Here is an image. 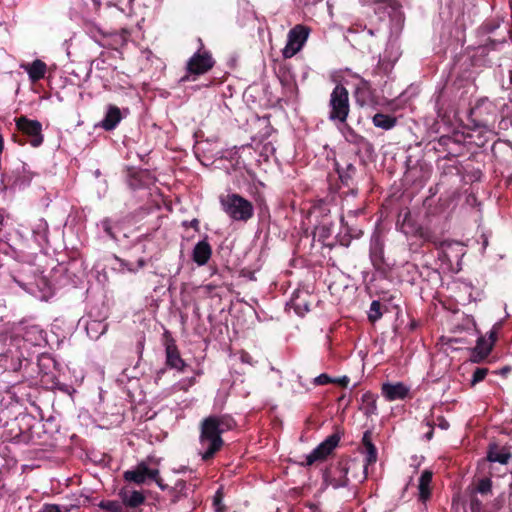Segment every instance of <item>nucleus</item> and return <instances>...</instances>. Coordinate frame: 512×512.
<instances>
[{
	"mask_svg": "<svg viewBox=\"0 0 512 512\" xmlns=\"http://www.w3.org/2000/svg\"><path fill=\"white\" fill-rule=\"evenodd\" d=\"M190 226L197 230V229H198V226H199V221H198V219H193V220L190 222Z\"/></svg>",
	"mask_w": 512,
	"mask_h": 512,
	"instance_id": "obj_52",
	"label": "nucleus"
},
{
	"mask_svg": "<svg viewBox=\"0 0 512 512\" xmlns=\"http://www.w3.org/2000/svg\"><path fill=\"white\" fill-rule=\"evenodd\" d=\"M146 265V261L143 258H139L137 261L138 268H143Z\"/></svg>",
	"mask_w": 512,
	"mask_h": 512,
	"instance_id": "obj_53",
	"label": "nucleus"
},
{
	"mask_svg": "<svg viewBox=\"0 0 512 512\" xmlns=\"http://www.w3.org/2000/svg\"><path fill=\"white\" fill-rule=\"evenodd\" d=\"M21 67L28 73L29 79L33 83L43 79L47 70L46 63L40 59H36L32 63L23 64Z\"/></svg>",
	"mask_w": 512,
	"mask_h": 512,
	"instance_id": "obj_24",
	"label": "nucleus"
},
{
	"mask_svg": "<svg viewBox=\"0 0 512 512\" xmlns=\"http://www.w3.org/2000/svg\"><path fill=\"white\" fill-rule=\"evenodd\" d=\"M212 255V247L209 242L204 239L199 241L193 249L192 259L198 266H204L208 263Z\"/></svg>",
	"mask_w": 512,
	"mask_h": 512,
	"instance_id": "obj_20",
	"label": "nucleus"
},
{
	"mask_svg": "<svg viewBox=\"0 0 512 512\" xmlns=\"http://www.w3.org/2000/svg\"><path fill=\"white\" fill-rule=\"evenodd\" d=\"M123 478L125 481L133 482L138 485L144 484L147 481H153L161 490H165L167 487L160 477L159 469L150 468L146 461H141L134 469L125 471Z\"/></svg>",
	"mask_w": 512,
	"mask_h": 512,
	"instance_id": "obj_7",
	"label": "nucleus"
},
{
	"mask_svg": "<svg viewBox=\"0 0 512 512\" xmlns=\"http://www.w3.org/2000/svg\"><path fill=\"white\" fill-rule=\"evenodd\" d=\"M438 145L443 148H449L451 143H460L459 140H456L454 137L449 135H443L438 139Z\"/></svg>",
	"mask_w": 512,
	"mask_h": 512,
	"instance_id": "obj_43",
	"label": "nucleus"
},
{
	"mask_svg": "<svg viewBox=\"0 0 512 512\" xmlns=\"http://www.w3.org/2000/svg\"><path fill=\"white\" fill-rule=\"evenodd\" d=\"M199 49L188 59L186 63L187 74L181 78L182 82L189 81L190 77L192 80H196L197 76L204 75L209 72L215 65V59L212 53L204 48V44L199 39Z\"/></svg>",
	"mask_w": 512,
	"mask_h": 512,
	"instance_id": "obj_4",
	"label": "nucleus"
},
{
	"mask_svg": "<svg viewBox=\"0 0 512 512\" xmlns=\"http://www.w3.org/2000/svg\"><path fill=\"white\" fill-rule=\"evenodd\" d=\"M222 500H223V493L219 489V490H217V492L215 493V495L213 497V506L215 508V512H226V506L223 504Z\"/></svg>",
	"mask_w": 512,
	"mask_h": 512,
	"instance_id": "obj_41",
	"label": "nucleus"
},
{
	"mask_svg": "<svg viewBox=\"0 0 512 512\" xmlns=\"http://www.w3.org/2000/svg\"><path fill=\"white\" fill-rule=\"evenodd\" d=\"M331 223H323L319 226L320 235L322 237H328L331 233Z\"/></svg>",
	"mask_w": 512,
	"mask_h": 512,
	"instance_id": "obj_47",
	"label": "nucleus"
},
{
	"mask_svg": "<svg viewBox=\"0 0 512 512\" xmlns=\"http://www.w3.org/2000/svg\"><path fill=\"white\" fill-rule=\"evenodd\" d=\"M187 490L188 488L185 481H177L175 486L170 491L172 503L178 502L182 497H188Z\"/></svg>",
	"mask_w": 512,
	"mask_h": 512,
	"instance_id": "obj_34",
	"label": "nucleus"
},
{
	"mask_svg": "<svg viewBox=\"0 0 512 512\" xmlns=\"http://www.w3.org/2000/svg\"><path fill=\"white\" fill-rule=\"evenodd\" d=\"M508 371H509V368H508V367H504V368L501 370L502 374H505V373H507Z\"/></svg>",
	"mask_w": 512,
	"mask_h": 512,
	"instance_id": "obj_55",
	"label": "nucleus"
},
{
	"mask_svg": "<svg viewBox=\"0 0 512 512\" xmlns=\"http://www.w3.org/2000/svg\"><path fill=\"white\" fill-rule=\"evenodd\" d=\"M362 445L365 451V461L367 464H375L378 459L377 448L372 443V432L370 430H366L363 433L362 437Z\"/></svg>",
	"mask_w": 512,
	"mask_h": 512,
	"instance_id": "obj_28",
	"label": "nucleus"
},
{
	"mask_svg": "<svg viewBox=\"0 0 512 512\" xmlns=\"http://www.w3.org/2000/svg\"><path fill=\"white\" fill-rule=\"evenodd\" d=\"M435 425H437L442 430H447L450 427L449 422L444 418V416H438Z\"/></svg>",
	"mask_w": 512,
	"mask_h": 512,
	"instance_id": "obj_45",
	"label": "nucleus"
},
{
	"mask_svg": "<svg viewBox=\"0 0 512 512\" xmlns=\"http://www.w3.org/2000/svg\"><path fill=\"white\" fill-rule=\"evenodd\" d=\"M340 440L341 435L338 432L329 435L305 457V462H302L301 465L312 466L317 462L326 461L328 457L333 454Z\"/></svg>",
	"mask_w": 512,
	"mask_h": 512,
	"instance_id": "obj_9",
	"label": "nucleus"
},
{
	"mask_svg": "<svg viewBox=\"0 0 512 512\" xmlns=\"http://www.w3.org/2000/svg\"><path fill=\"white\" fill-rule=\"evenodd\" d=\"M372 123L377 128L391 130L397 125V118L390 114L378 112L372 117Z\"/></svg>",
	"mask_w": 512,
	"mask_h": 512,
	"instance_id": "obj_29",
	"label": "nucleus"
},
{
	"mask_svg": "<svg viewBox=\"0 0 512 512\" xmlns=\"http://www.w3.org/2000/svg\"><path fill=\"white\" fill-rule=\"evenodd\" d=\"M123 119L120 108L116 105L109 104L104 118L98 124L105 131H113Z\"/></svg>",
	"mask_w": 512,
	"mask_h": 512,
	"instance_id": "obj_16",
	"label": "nucleus"
},
{
	"mask_svg": "<svg viewBox=\"0 0 512 512\" xmlns=\"http://www.w3.org/2000/svg\"><path fill=\"white\" fill-rule=\"evenodd\" d=\"M432 478H433V472L428 469L424 470L420 475L419 483H418V490H419L418 499L422 503H426L431 498Z\"/></svg>",
	"mask_w": 512,
	"mask_h": 512,
	"instance_id": "obj_21",
	"label": "nucleus"
},
{
	"mask_svg": "<svg viewBox=\"0 0 512 512\" xmlns=\"http://www.w3.org/2000/svg\"><path fill=\"white\" fill-rule=\"evenodd\" d=\"M15 122L17 130L22 133V137L19 139L16 134H13L15 142H18L19 145L29 142L33 147H38L43 143L42 124L38 120H31L26 116H21L16 118Z\"/></svg>",
	"mask_w": 512,
	"mask_h": 512,
	"instance_id": "obj_6",
	"label": "nucleus"
},
{
	"mask_svg": "<svg viewBox=\"0 0 512 512\" xmlns=\"http://www.w3.org/2000/svg\"><path fill=\"white\" fill-rule=\"evenodd\" d=\"M497 326L495 325L489 332V336H488V339L487 341L488 342H491V347L493 348L496 341H497Z\"/></svg>",
	"mask_w": 512,
	"mask_h": 512,
	"instance_id": "obj_48",
	"label": "nucleus"
},
{
	"mask_svg": "<svg viewBox=\"0 0 512 512\" xmlns=\"http://www.w3.org/2000/svg\"><path fill=\"white\" fill-rule=\"evenodd\" d=\"M340 440L341 435L338 432L329 435L305 457V462H302L301 465L312 466L317 462L326 461L328 457L333 454Z\"/></svg>",
	"mask_w": 512,
	"mask_h": 512,
	"instance_id": "obj_10",
	"label": "nucleus"
},
{
	"mask_svg": "<svg viewBox=\"0 0 512 512\" xmlns=\"http://www.w3.org/2000/svg\"><path fill=\"white\" fill-rule=\"evenodd\" d=\"M223 212L236 222L246 223L254 216V206L251 201L238 193H227L219 196Z\"/></svg>",
	"mask_w": 512,
	"mask_h": 512,
	"instance_id": "obj_2",
	"label": "nucleus"
},
{
	"mask_svg": "<svg viewBox=\"0 0 512 512\" xmlns=\"http://www.w3.org/2000/svg\"><path fill=\"white\" fill-rule=\"evenodd\" d=\"M119 496L125 507L129 508H137L141 506L146 499L142 492L126 488L120 490Z\"/></svg>",
	"mask_w": 512,
	"mask_h": 512,
	"instance_id": "obj_25",
	"label": "nucleus"
},
{
	"mask_svg": "<svg viewBox=\"0 0 512 512\" xmlns=\"http://www.w3.org/2000/svg\"><path fill=\"white\" fill-rule=\"evenodd\" d=\"M310 32L311 28L303 24H297L291 28L287 35L286 46L282 50L283 57L289 59L296 55L303 48Z\"/></svg>",
	"mask_w": 512,
	"mask_h": 512,
	"instance_id": "obj_8",
	"label": "nucleus"
},
{
	"mask_svg": "<svg viewBox=\"0 0 512 512\" xmlns=\"http://www.w3.org/2000/svg\"><path fill=\"white\" fill-rule=\"evenodd\" d=\"M9 180L12 179V186L25 187L30 184L33 174L27 169V165L20 162L17 167L12 170L11 175L8 176Z\"/></svg>",
	"mask_w": 512,
	"mask_h": 512,
	"instance_id": "obj_19",
	"label": "nucleus"
},
{
	"mask_svg": "<svg viewBox=\"0 0 512 512\" xmlns=\"http://www.w3.org/2000/svg\"><path fill=\"white\" fill-rule=\"evenodd\" d=\"M512 458L510 448L507 446H498L497 444H490L487 459L490 462H498L500 464H507Z\"/></svg>",
	"mask_w": 512,
	"mask_h": 512,
	"instance_id": "obj_23",
	"label": "nucleus"
},
{
	"mask_svg": "<svg viewBox=\"0 0 512 512\" xmlns=\"http://www.w3.org/2000/svg\"><path fill=\"white\" fill-rule=\"evenodd\" d=\"M345 465L348 474L350 473L354 479L358 480L361 483L367 479V469L370 464H367L365 460L364 462H361L356 458L351 459L345 457Z\"/></svg>",
	"mask_w": 512,
	"mask_h": 512,
	"instance_id": "obj_18",
	"label": "nucleus"
},
{
	"mask_svg": "<svg viewBox=\"0 0 512 512\" xmlns=\"http://www.w3.org/2000/svg\"><path fill=\"white\" fill-rule=\"evenodd\" d=\"M165 336L166 365L171 369L184 371L186 363L180 355L175 340L171 336H168L167 333Z\"/></svg>",
	"mask_w": 512,
	"mask_h": 512,
	"instance_id": "obj_14",
	"label": "nucleus"
},
{
	"mask_svg": "<svg viewBox=\"0 0 512 512\" xmlns=\"http://www.w3.org/2000/svg\"><path fill=\"white\" fill-rule=\"evenodd\" d=\"M21 336L31 345H40L44 340V331L38 325H25L21 329Z\"/></svg>",
	"mask_w": 512,
	"mask_h": 512,
	"instance_id": "obj_27",
	"label": "nucleus"
},
{
	"mask_svg": "<svg viewBox=\"0 0 512 512\" xmlns=\"http://www.w3.org/2000/svg\"><path fill=\"white\" fill-rule=\"evenodd\" d=\"M347 141L358 147L359 150L364 149L365 151L372 150V144L362 135L357 134L354 130L349 129L346 137Z\"/></svg>",
	"mask_w": 512,
	"mask_h": 512,
	"instance_id": "obj_32",
	"label": "nucleus"
},
{
	"mask_svg": "<svg viewBox=\"0 0 512 512\" xmlns=\"http://www.w3.org/2000/svg\"><path fill=\"white\" fill-rule=\"evenodd\" d=\"M493 482L491 478L484 477L478 479L473 485L468 487L469 492L474 494H481L482 496H488L492 494Z\"/></svg>",
	"mask_w": 512,
	"mask_h": 512,
	"instance_id": "obj_30",
	"label": "nucleus"
},
{
	"mask_svg": "<svg viewBox=\"0 0 512 512\" xmlns=\"http://www.w3.org/2000/svg\"><path fill=\"white\" fill-rule=\"evenodd\" d=\"M492 349L491 342H488L484 336H480L476 346L471 350L470 360L473 363H481L489 356Z\"/></svg>",
	"mask_w": 512,
	"mask_h": 512,
	"instance_id": "obj_22",
	"label": "nucleus"
},
{
	"mask_svg": "<svg viewBox=\"0 0 512 512\" xmlns=\"http://www.w3.org/2000/svg\"><path fill=\"white\" fill-rule=\"evenodd\" d=\"M370 259L373 266L377 270L383 269L384 266V254L382 247H374L370 251Z\"/></svg>",
	"mask_w": 512,
	"mask_h": 512,
	"instance_id": "obj_35",
	"label": "nucleus"
},
{
	"mask_svg": "<svg viewBox=\"0 0 512 512\" xmlns=\"http://www.w3.org/2000/svg\"><path fill=\"white\" fill-rule=\"evenodd\" d=\"M469 507L471 512H482L483 504L482 501L477 497L476 494L469 492Z\"/></svg>",
	"mask_w": 512,
	"mask_h": 512,
	"instance_id": "obj_40",
	"label": "nucleus"
},
{
	"mask_svg": "<svg viewBox=\"0 0 512 512\" xmlns=\"http://www.w3.org/2000/svg\"><path fill=\"white\" fill-rule=\"evenodd\" d=\"M336 170L342 184L346 186L352 194H357L358 189L355 183L356 167L352 163H347L345 167H340L337 164Z\"/></svg>",
	"mask_w": 512,
	"mask_h": 512,
	"instance_id": "obj_17",
	"label": "nucleus"
},
{
	"mask_svg": "<svg viewBox=\"0 0 512 512\" xmlns=\"http://www.w3.org/2000/svg\"><path fill=\"white\" fill-rule=\"evenodd\" d=\"M332 382H334V379L332 377H330L326 373L320 374L319 376L315 377L314 380H313V384L315 386L327 385V384H330Z\"/></svg>",
	"mask_w": 512,
	"mask_h": 512,
	"instance_id": "obj_42",
	"label": "nucleus"
},
{
	"mask_svg": "<svg viewBox=\"0 0 512 512\" xmlns=\"http://www.w3.org/2000/svg\"><path fill=\"white\" fill-rule=\"evenodd\" d=\"M425 425L429 428V431L425 434V439L430 441L433 438L435 421L426 418Z\"/></svg>",
	"mask_w": 512,
	"mask_h": 512,
	"instance_id": "obj_44",
	"label": "nucleus"
},
{
	"mask_svg": "<svg viewBox=\"0 0 512 512\" xmlns=\"http://www.w3.org/2000/svg\"><path fill=\"white\" fill-rule=\"evenodd\" d=\"M360 84H361V87L364 88V89H369L370 88L369 81L365 80L364 78H360Z\"/></svg>",
	"mask_w": 512,
	"mask_h": 512,
	"instance_id": "obj_51",
	"label": "nucleus"
},
{
	"mask_svg": "<svg viewBox=\"0 0 512 512\" xmlns=\"http://www.w3.org/2000/svg\"><path fill=\"white\" fill-rule=\"evenodd\" d=\"M333 379H334V382H333L334 384H338L343 388H346L350 382V378L346 375L339 377V378H333Z\"/></svg>",
	"mask_w": 512,
	"mask_h": 512,
	"instance_id": "obj_49",
	"label": "nucleus"
},
{
	"mask_svg": "<svg viewBox=\"0 0 512 512\" xmlns=\"http://www.w3.org/2000/svg\"><path fill=\"white\" fill-rule=\"evenodd\" d=\"M98 32L102 35V46L113 50L124 47L131 36V31L127 28H121L119 31H103L98 29Z\"/></svg>",
	"mask_w": 512,
	"mask_h": 512,
	"instance_id": "obj_13",
	"label": "nucleus"
},
{
	"mask_svg": "<svg viewBox=\"0 0 512 512\" xmlns=\"http://www.w3.org/2000/svg\"><path fill=\"white\" fill-rule=\"evenodd\" d=\"M323 483L334 489L345 488L349 485L345 457H341L335 464H331L324 470Z\"/></svg>",
	"mask_w": 512,
	"mask_h": 512,
	"instance_id": "obj_11",
	"label": "nucleus"
},
{
	"mask_svg": "<svg viewBox=\"0 0 512 512\" xmlns=\"http://www.w3.org/2000/svg\"><path fill=\"white\" fill-rule=\"evenodd\" d=\"M144 344H145V336L144 335H141L137 341V344H136V349H137V352L141 355L142 354V351L144 349Z\"/></svg>",
	"mask_w": 512,
	"mask_h": 512,
	"instance_id": "obj_50",
	"label": "nucleus"
},
{
	"mask_svg": "<svg viewBox=\"0 0 512 512\" xmlns=\"http://www.w3.org/2000/svg\"><path fill=\"white\" fill-rule=\"evenodd\" d=\"M38 512H61L56 504H44Z\"/></svg>",
	"mask_w": 512,
	"mask_h": 512,
	"instance_id": "obj_46",
	"label": "nucleus"
},
{
	"mask_svg": "<svg viewBox=\"0 0 512 512\" xmlns=\"http://www.w3.org/2000/svg\"><path fill=\"white\" fill-rule=\"evenodd\" d=\"M401 231L406 235L413 234L414 236L422 239L424 242H429L434 245L439 243V237L431 229L423 226H414L409 210L406 211L403 216Z\"/></svg>",
	"mask_w": 512,
	"mask_h": 512,
	"instance_id": "obj_12",
	"label": "nucleus"
},
{
	"mask_svg": "<svg viewBox=\"0 0 512 512\" xmlns=\"http://www.w3.org/2000/svg\"><path fill=\"white\" fill-rule=\"evenodd\" d=\"M236 421L228 414L210 415L199 424V455L202 461L210 462L223 449L222 435L236 427Z\"/></svg>",
	"mask_w": 512,
	"mask_h": 512,
	"instance_id": "obj_1",
	"label": "nucleus"
},
{
	"mask_svg": "<svg viewBox=\"0 0 512 512\" xmlns=\"http://www.w3.org/2000/svg\"><path fill=\"white\" fill-rule=\"evenodd\" d=\"M125 266L129 271H135L134 268L129 263L125 264Z\"/></svg>",
	"mask_w": 512,
	"mask_h": 512,
	"instance_id": "obj_54",
	"label": "nucleus"
},
{
	"mask_svg": "<svg viewBox=\"0 0 512 512\" xmlns=\"http://www.w3.org/2000/svg\"><path fill=\"white\" fill-rule=\"evenodd\" d=\"M100 507L108 512H127L125 510V505L118 501L106 500L101 501Z\"/></svg>",
	"mask_w": 512,
	"mask_h": 512,
	"instance_id": "obj_36",
	"label": "nucleus"
},
{
	"mask_svg": "<svg viewBox=\"0 0 512 512\" xmlns=\"http://www.w3.org/2000/svg\"><path fill=\"white\" fill-rule=\"evenodd\" d=\"M311 213L313 214H319L320 216H322L323 218H325L326 216H328V214L330 213V209L328 207V203L323 200V199H320L318 200L313 206H312V210H311Z\"/></svg>",
	"mask_w": 512,
	"mask_h": 512,
	"instance_id": "obj_37",
	"label": "nucleus"
},
{
	"mask_svg": "<svg viewBox=\"0 0 512 512\" xmlns=\"http://www.w3.org/2000/svg\"><path fill=\"white\" fill-rule=\"evenodd\" d=\"M409 387L402 382L397 383H383L381 387L382 395L388 401L403 400L409 394Z\"/></svg>",
	"mask_w": 512,
	"mask_h": 512,
	"instance_id": "obj_15",
	"label": "nucleus"
},
{
	"mask_svg": "<svg viewBox=\"0 0 512 512\" xmlns=\"http://www.w3.org/2000/svg\"><path fill=\"white\" fill-rule=\"evenodd\" d=\"M362 410L365 415L370 416L377 412V396L370 391L365 392L362 397Z\"/></svg>",
	"mask_w": 512,
	"mask_h": 512,
	"instance_id": "obj_31",
	"label": "nucleus"
},
{
	"mask_svg": "<svg viewBox=\"0 0 512 512\" xmlns=\"http://www.w3.org/2000/svg\"><path fill=\"white\" fill-rule=\"evenodd\" d=\"M309 294L303 291L294 292L290 300V304L295 313L299 316H304L310 310Z\"/></svg>",
	"mask_w": 512,
	"mask_h": 512,
	"instance_id": "obj_26",
	"label": "nucleus"
},
{
	"mask_svg": "<svg viewBox=\"0 0 512 512\" xmlns=\"http://www.w3.org/2000/svg\"><path fill=\"white\" fill-rule=\"evenodd\" d=\"M497 117L496 105L487 98L479 99L470 109L469 119L474 128L493 132Z\"/></svg>",
	"mask_w": 512,
	"mask_h": 512,
	"instance_id": "obj_3",
	"label": "nucleus"
},
{
	"mask_svg": "<svg viewBox=\"0 0 512 512\" xmlns=\"http://www.w3.org/2000/svg\"><path fill=\"white\" fill-rule=\"evenodd\" d=\"M108 329V325L102 321L93 320L87 324L86 331L92 340H97Z\"/></svg>",
	"mask_w": 512,
	"mask_h": 512,
	"instance_id": "obj_33",
	"label": "nucleus"
},
{
	"mask_svg": "<svg viewBox=\"0 0 512 512\" xmlns=\"http://www.w3.org/2000/svg\"><path fill=\"white\" fill-rule=\"evenodd\" d=\"M330 121L345 123L350 113V102L348 90L337 84L330 94L328 103Z\"/></svg>",
	"mask_w": 512,
	"mask_h": 512,
	"instance_id": "obj_5",
	"label": "nucleus"
},
{
	"mask_svg": "<svg viewBox=\"0 0 512 512\" xmlns=\"http://www.w3.org/2000/svg\"><path fill=\"white\" fill-rule=\"evenodd\" d=\"M489 370L485 367H478L475 369V371L472 374V379L470 385L473 387L479 382L483 381L485 377L487 376Z\"/></svg>",
	"mask_w": 512,
	"mask_h": 512,
	"instance_id": "obj_39",
	"label": "nucleus"
},
{
	"mask_svg": "<svg viewBox=\"0 0 512 512\" xmlns=\"http://www.w3.org/2000/svg\"><path fill=\"white\" fill-rule=\"evenodd\" d=\"M381 303L377 300L372 301L370 305V312L368 315V319L370 322L375 323L377 320H379L382 317L381 312Z\"/></svg>",
	"mask_w": 512,
	"mask_h": 512,
	"instance_id": "obj_38",
	"label": "nucleus"
}]
</instances>
